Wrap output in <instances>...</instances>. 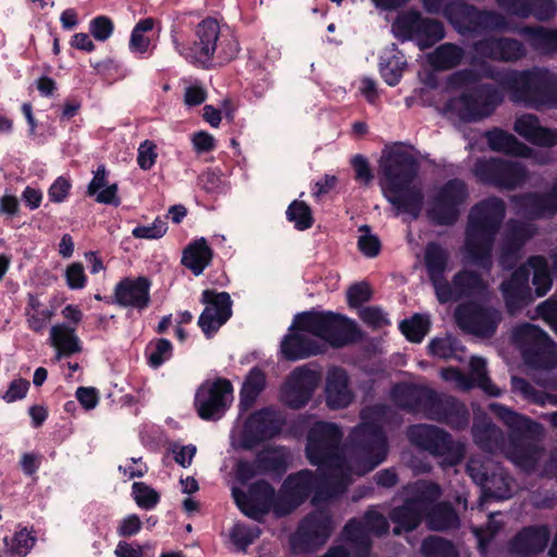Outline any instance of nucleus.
I'll use <instances>...</instances> for the list:
<instances>
[{
    "label": "nucleus",
    "mask_w": 557,
    "mask_h": 557,
    "mask_svg": "<svg viewBox=\"0 0 557 557\" xmlns=\"http://www.w3.org/2000/svg\"><path fill=\"white\" fill-rule=\"evenodd\" d=\"M285 423V417L272 406L253 411L244 422L243 447L251 450L261 443L275 438L281 434Z\"/></svg>",
    "instance_id": "obj_17"
},
{
    "label": "nucleus",
    "mask_w": 557,
    "mask_h": 557,
    "mask_svg": "<svg viewBox=\"0 0 557 557\" xmlns=\"http://www.w3.org/2000/svg\"><path fill=\"white\" fill-rule=\"evenodd\" d=\"M318 483L319 476L312 470L304 469L287 475L282 487L302 505L312 493H315Z\"/></svg>",
    "instance_id": "obj_40"
},
{
    "label": "nucleus",
    "mask_w": 557,
    "mask_h": 557,
    "mask_svg": "<svg viewBox=\"0 0 557 557\" xmlns=\"http://www.w3.org/2000/svg\"><path fill=\"white\" fill-rule=\"evenodd\" d=\"M513 339L522 350L524 362L536 370L557 368V344L540 326L524 323L513 331Z\"/></svg>",
    "instance_id": "obj_11"
},
{
    "label": "nucleus",
    "mask_w": 557,
    "mask_h": 557,
    "mask_svg": "<svg viewBox=\"0 0 557 557\" xmlns=\"http://www.w3.org/2000/svg\"><path fill=\"white\" fill-rule=\"evenodd\" d=\"M518 207L530 219L553 218L557 214V178L548 193H527L517 197Z\"/></svg>",
    "instance_id": "obj_30"
},
{
    "label": "nucleus",
    "mask_w": 557,
    "mask_h": 557,
    "mask_svg": "<svg viewBox=\"0 0 557 557\" xmlns=\"http://www.w3.org/2000/svg\"><path fill=\"white\" fill-rule=\"evenodd\" d=\"M151 281L147 276L123 277L113 289L114 304L123 308H133L141 312L151 304Z\"/></svg>",
    "instance_id": "obj_27"
},
{
    "label": "nucleus",
    "mask_w": 557,
    "mask_h": 557,
    "mask_svg": "<svg viewBox=\"0 0 557 557\" xmlns=\"http://www.w3.org/2000/svg\"><path fill=\"white\" fill-rule=\"evenodd\" d=\"M299 506L300 503L290 496L285 488L281 487L278 494L274 493L273 507L271 508V511H273L277 517H285L292 513Z\"/></svg>",
    "instance_id": "obj_60"
},
{
    "label": "nucleus",
    "mask_w": 557,
    "mask_h": 557,
    "mask_svg": "<svg viewBox=\"0 0 557 557\" xmlns=\"http://www.w3.org/2000/svg\"><path fill=\"white\" fill-rule=\"evenodd\" d=\"M349 444L356 457L359 475L372 471L387 457V437L376 422H362L356 426L349 435Z\"/></svg>",
    "instance_id": "obj_9"
},
{
    "label": "nucleus",
    "mask_w": 557,
    "mask_h": 557,
    "mask_svg": "<svg viewBox=\"0 0 557 557\" xmlns=\"http://www.w3.org/2000/svg\"><path fill=\"white\" fill-rule=\"evenodd\" d=\"M473 172L483 184L505 190H515L524 185L529 178L525 165L504 158L478 160Z\"/></svg>",
    "instance_id": "obj_14"
},
{
    "label": "nucleus",
    "mask_w": 557,
    "mask_h": 557,
    "mask_svg": "<svg viewBox=\"0 0 557 557\" xmlns=\"http://www.w3.org/2000/svg\"><path fill=\"white\" fill-rule=\"evenodd\" d=\"M473 48L480 57L498 62H516L527 54L524 45L510 37L483 38Z\"/></svg>",
    "instance_id": "obj_29"
},
{
    "label": "nucleus",
    "mask_w": 557,
    "mask_h": 557,
    "mask_svg": "<svg viewBox=\"0 0 557 557\" xmlns=\"http://www.w3.org/2000/svg\"><path fill=\"white\" fill-rule=\"evenodd\" d=\"M485 138L493 151L505 152L516 157H529L532 149L518 140L512 134L495 127L485 133Z\"/></svg>",
    "instance_id": "obj_43"
},
{
    "label": "nucleus",
    "mask_w": 557,
    "mask_h": 557,
    "mask_svg": "<svg viewBox=\"0 0 557 557\" xmlns=\"http://www.w3.org/2000/svg\"><path fill=\"white\" fill-rule=\"evenodd\" d=\"M281 348L285 359L289 361L305 359L323 352L321 345L317 341L297 333L285 336Z\"/></svg>",
    "instance_id": "obj_41"
},
{
    "label": "nucleus",
    "mask_w": 557,
    "mask_h": 557,
    "mask_svg": "<svg viewBox=\"0 0 557 557\" xmlns=\"http://www.w3.org/2000/svg\"><path fill=\"white\" fill-rule=\"evenodd\" d=\"M494 408L497 417L508 428L510 459L521 468H533L541 453L539 443L544 435L543 425L504 405H495Z\"/></svg>",
    "instance_id": "obj_4"
},
{
    "label": "nucleus",
    "mask_w": 557,
    "mask_h": 557,
    "mask_svg": "<svg viewBox=\"0 0 557 557\" xmlns=\"http://www.w3.org/2000/svg\"><path fill=\"white\" fill-rule=\"evenodd\" d=\"M425 418L461 431L468 426L470 413L467 406L457 397L435 392Z\"/></svg>",
    "instance_id": "obj_25"
},
{
    "label": "nucleus",
    "mask_w": 557,
    "mask_h": 557,
    "mask_svg": "<svg viewBox=\"0 0 557 557\" xmlns=\"http://www.w3.org/2000/svg\"><path fill=\"white\" fill-rule=\"evenodd\" d=\"M320 374L307 367H298L290 372L281 388V401L290 409L304 408L318 387Z\"/></svg>",
    "instance_id": "obj_23"
},
{
    "label": "nucleus",
    "mask_w": 557,
    "mask_h": 557,
    "mask_svg": "<svg viewBox=\"0 0 557 557\" xmlns=\"http://www.w3.org/2000/svg\"><path fill=\"white\" fill-rule=\"evenodd\" d=\"M448 251L438 243L430 242L426 244L424 249V265L434 292L446 281L444 274L448 267Z\"/></svg>",
    "instance_id": "obj_38"
},
{
    "label": "nucleus",
    "mask_w": 557,
    "mask_h": 557,
    "mask_svg": "<svg viewBox=\"0 0 557 557\" xmlns=\"http://www.w3.org/2000/svg\"><path fill=\"white\" fill-rule=\"evenodd\" d=\"M506 216L502 198L488 197L469 211L465 231V247L472 263L484 271L493 268V247Z\"/></svg>",
    "instance_id": "obj_2"
},
{
    "label": "nucleus",
    "mask_w": 557,
    "mask_h": 557,
    "mask_svg": "<svg viewBox=\"0 0 557 557\" xmlns=\"http://www.w3.org/2000/svg\"><path fill=\"white\" fill-rule=\"evenodd\" d=\"M465 57V50L451 42L438 46L430 57L431 64L437 70H451L458 66Z\"/></svg>",
    "instance_id": "obj_50"
},
{
    "label": "nucleus",
    "mask_w": 557,
    "mask_h": 557,
    "mask_svg": "<svg viewBox=\"0 0 557 557\" xmlns=\"http://www.w3.org/2000/svg\"><path fill=\"white\" fill-rule=\"evenodd\" d=\"M256 458L260 474L283 475L288 467L287 454L283 446L267 447L260 450Z\"/></svg>",
    "instance_id": "obj_47"
},
{
    "label": "nucleus",
    "mask_w": 557,
    "mask_h": 557,
    "mask_svg": "<svg viewBox=\"0 0 557 557\" xmlns=\"http://www.w3.org/2000/svg\"><path fill=\"white\" fill-rule=\"evenodd\" d=\"M424 557H460L451 541L437 535L426 536L421 544Z\"/></svg>",
    "instance_id": "obj_53"
},
{
    "label": "nucleus",
    "mask_w": 557,
    "mask_h": 557,
    "mask_svg": "<svg viewBox=\"0 0 557 557\" xmlns=\"http://www.w3.org/2000/svg\"><path fill=\"white\" fill-rule=\"evenodd\" d=\"M238 39L227 25H219L209 48V69L233 61L239 53Z\"/></svg>",
    "instance_id": "obj_34"
},
{
    "label": "nucleus",
    "mask_w": 557,
    "mask_h": 557,
    "mask_svg": "<svg viewBox=\"0 0 557 557\" xmlns=\"http://www.w3.org/2000/svg\"><path fill=\"white\" fill-rule=\"evenodd\" d=\"M497 5L510 15L539 21H548L556 13L554 0H495Z\"/></svg>",
    "instance_id": "obj_33"
},
{
    "label": "nucleus",
    "mask_w": 557,
    "mask_h": 557,
    "mask_svg": "<svg viewBox=\"0 0 557 557\" xmlns=\"http://www.w3.org/2000/svg\"><path fill=\"white\" fill-rule=\"evenodd\" d=\"M293 326L321 338L333 348L346 347L363 337L355 320L333 311H302L295 315Z\"/></svg>",
    "instance_id": "obj_5"
},
{
    "label": "nucleus",
    "mask_w": 557,
    "mask_h": 557,
    "mask_svg": "<svg viewBox=\"0 0 557 557\" xmlns=\"http://www.w3.org/2000/svg\"><path fill=\"white\" fill-rule=\"evenodd\" d=\"M350 164L355 171L356 182L369 186L374 178V174L368 159L362 154H356L352 157Z\"/></svg>",
    "instance_id": "obj_63"
},
{
    "label": "nucleus",
    "mask_w": 557,
    "mask_h": 557,
    "mask_svg": "<svg viewBox=\"0 0 557 557\" xmlns=\"http://www.w3.org/2000/svg\"><path fill=\"white\" fill-rule=\"evenodd\" d=\"M235 502L248 518L261 522L271 511L274 500V487L265 480L252 483L247 493L234 490Z\"/></svg>",
    "instance_id": "obj_24"
},
{
    "label": "nucleus",
    "mask_w": 557,
    "mask_h": 557,
    "mask_svg": "<svg viewBox=\"0 0 557 557\" xmlns=\"http://www.w3.org/2000/svg\"><path fill=\"white\" fill-rule=\"evenodd\" d=\"M168 231V222L161 218H157L151 225H138L132 231L135 238L159 239L165 235Z\"/></svg>",
    "instance_id": "obj_58"
},
{
    "label": "nucleus",
    "mask_w": 557,
    "mask_h": 557,
    "mask_svg": "<svg viewBox=\"0 0 557 557\" xmlns=\"http://www.w3.org/2000/svg\"><path fill=\"white\" fill-rule=\"evenodd\" d=\"M220 23L213 17H206L194 28L190 41L183 42L175 29L171 30L174 49L193 65L209 69V48Z\"/></svg>",
    "instance_id": "obj_18"
},
{
    "label": "nucleus",
    "mask_w": 557,
    "mask_h": 557,
    "mask_svg": "<svg viewBox=\"0 0 557 557\" xmlns=\"http://www.w3.org/2000/svg\"><path fill=\"white\" fill-rule=\"evenodd\" d=\"M114 30L112 18L107 15H98L89 22V32L98 41L108 40Z\"/></svg>",
    "instance_id": "obj_61"
},
{
    "label": "nucleus",
    "mask_w": 557,
    "mask_h": 557,
    "mask_svg": "<svg viewBox=\"0 0 557 557\" xmlns=\"http://www.w3.org/2000/svg\"><path fill=\"white\" fill-rule=\"evenodd\" d=\"M527 263L533 270L532 284L534 285L536 296H545L553 285V274L546 258L541 255L531 256Z\"/></svg>",
    "instance_id": "obj_49"
},
{
    "label": "nucleus",
    "mask_w": 557,
    "mask_h": 557,
    "mask_svg": "<svg viewBox=\"0 0 557 557\" xmlns=\"http://www.w3.org/2000/svg\"><path fill=\"white\" fill-rule=\"evenodd\" d=\"M494 78L515 101L533 108L557 103V74L545 67L505 71Z\"/></svg>",
    "instance_id": "obj_3"
},
{
    "label": "nucleus",
    "mask_w": 557,
    "mask_h": 557,
    "mask_svg": "<svg viewBox=\"0 0 557 557\" xmlns=\"http://www.w3.org/2000/svg\"><path fill=\"white\" fill-rule=\"evenodd\" d=\"M36 543L34 536L27 529L16 532L12 539L11 552L20 557L26 556Z\"/></svg>",
    "instance_id": "obj_64"
},
{
    "label": "nucleus",
    "mask_w": 557,
    "mask_h": 557,
    "mask_svg": "<svg viewBox=\"0 0 557 557\" xmlns=\"http://www.w3.org/2000/svg\"><path fill=\"white\" fill-rule=\"evenodd\" d=\"M446 20L459 35L468 37H478L487 32L509 28L508 20L502 13L479 9L465 0L448 1Z\"/></svg>",
    "instance_id": "obj_7"
},
{
    "label": "nucleus",
    "mask_w": 557,
    "mask_h": 557,
    "mask_svg": "<svg viewBox=\"0 0 557 557\" xmlns=\"http://www.w3.org/2000/svg\"><path fill=\"white\" fill-rule=\"evenodd\" d=\"M233 385L228 379L206 380L195 393L194 407L201 420L218 421L230 407Z\"/></svg>",
    "instance_id": "obj_16"
},
{
    "label": "nucleus",
    "mask_w": 557,
    "mask_h": 557,
    "mask_svg": "<svg viewBox=\"0 0 557 557\" xmlns=\"http://www.w3.org/2000/svg\"><path fill=\"white\" fill-rule=\"evenodd\" d=\"M214 251L205 237L190 242L183 250L181 263L195 276L203 273L213 259Z\"/></svg>",
    "instance_id": "obj_37"
},
{
    "label": "nucleus",
    "mask_w": 557,
    "mask_h": 557,
    "mask_svg": "<svg viewBox=\"0 0 557 557\" xmlns=\"http://www.w3.org/2000/svg\"><path fill=\"white\" fill-rule=\"evenodd\" d=\"M410 442L432 456L443 457L450 466L458 465L465 455V446L455 442L445 430L431 424H416L408 430Z\"/></svg>",
    "instance_id": "obj_13"
},
{
    "label": "nucleus",
    "mask_w": 557,
    "mask_h": 557,
    "mask_svg": "<svg viewBox=\"0 0 557 557\" xmlns=\"http://www.w3.org/2000/svg\"><path fill=\"white\" fill-rule=\"evenodd\" d=\"M329 474L318 475L319 483L312 496V504L326 502L344 494L350 483L349 467L345 462L342 468H329Z\"/></svg>",
    "instance_id": "obj_35"
},
{
    "label": "nucleus",
    "mask_w": 557,
    "mask_h": 557,
    "mask_svg": "<svg viewBox=\"0 0 557 557\" xmlns=\"http://www.w3.org/2000/svg\"><path fill=\"white\" fill-rule=\"evenodd\" d=\"M132 496L141 509L151 510L160 503V494L145 482H134Z\"/></svg>",
    "instance_id": "obj_56"
},
{
    "label": "nucleus",
    "mask_w": 557,
    "mask_h": 557,
    "mask_svg": "<svg viewBox=\"0 0 557 557\" xmlns=\"http://www.w3.org/2000/svg\"><path fill=\"white\" fill-rule=\"evenodd\" d=\"M354 399L349 388V377L345 369L333 367L327 371L325 381V400L330 409L348 407Z\"/></svg>",
    "instance_id": "obj_31"
},
{
    "label": "nucleus",
    "mask_w": 557,
    "mask_h": 557,
    "mask_svg": "<svg viewBox=\"0 0 557 557\" xmlns=\"http://www.w3.org/2000/svg\"><path fill=\"white\" fill-rule=\"evenodd\" d=\"M426 524L433 531H446L459 527V517L449 503H440L433 508L429 507L425 516Z\"/></svg>",
    "instance_id": "obj_48"
},
{
    "label": "nucleus",
    "mask_w": 557,
    "mask_h": 557,
    "mask_svg": "<svg viewBox=\"0 0 557 557\" xmlns=\"http://www.w3.org/2000/svg\"><path fill=\"white\" fill-rule=\"evenodd\" d=\"M406 67L407 61L405 55L396 44H392L380 55L379 71L381 77L388 86L394 87L399 84Z\"/></svg>",
    "instance_id": "obj_39"
},
{
    "label": "nucleus",
    "mask_w": 557,
    "mask_h": 557,
    "mask_svg": "<svg viewBox=\"0 0 557 557\" xmlns=\"http://www.w3.org/2000/svg\"><path fill=\"white\" fill-rule=\"evenodd\" d=\"M51 345L58 349L59 356L70 357L82 351L79 338L75 334V327L65 323L55 324L50 330Z\"/></svg>",
    "instance_id": "obj_46"
},
{
    "label": "nucleus",
    "mask_w": 557,
    "mask_h": 557,
    "mask_svg": "<svg viewBox=\"0 0 557 557\" xmlns=\"http://www.w3.org/2000/svg\"><path fill=\"white\" fill-rule=\"evenodd\" d=\"M435 389L411 382L396 383L391 389L393 404L407 413H422L426 417Z\"/></svg>",
    "instance_id": "obj_26"
},
{
    "label": "nucleus",
    "mask_w": 557,
    "mask_h": 557,
    "mask_svg": "<svg viewBox=\"0 0 557 557\" xmlns=\"http://www.w3.org/2000/svg\"><path fill=\"white\" fill-rule=\"evenodd\" d=\"M519 34L536 52L545 55L557 53V29L527 25Z\"/></svg>",
    "instance_id": "obj_42"
},
{
    "label": "nucleus",
    "mask_w": 557,
    "mask_h": 557,
    "mask_svg": "<svg viewBox=\"0 0 557 557\" xmlns=\"http://www.w3.org/2000/svg\"><path fill=\"white\" fill-rule=\"evenodd\" d=\"M372 298V289L366 282L355 283L347 290V302L350 308H359Z\"/></svg>",
    "instance_id": "obj_62"
},
{
    "label": "nucleus",
    "mask_w": 557,
    "mask_h": 557,
    "mask_svg": "<svg viewBox=\"0 0 557 557\" xmlns=\"http://www.w3.org/2000/svg\"><path fill=\"white\" fill-rule=\"evenodd\" d=\"M529 281L530 270L525 265H520L500 283L499 289L510 313L523 309L533 300Z\"/></svg>",
    "instance_id": "obj_28"
},
{
    "label": "nucleus",
    "mask_w": 557,
    "mask_h": 557,
    "mask_svg": "<svg viewBox=\"0 0 557 557\" xmlns=\"http://www.w3.org/2000/svg\"><path fill=\"white\" fill-rule=\"evenodd\" d=\"M367 532L376 536L388 533L389 519L376 510H368L363 516Z\"/></svg>",
    "instance_id": "obj_59"
},
{
    "label": "nucleus",
    "mask_w": 557,
    "mask_h": 557,
    "mask_svg": "<svg viewBox=\"0 0 557 557\" xmlns=\"http://www.w3.org/2000/svg\"><path fill=\"white\" fill-rule=\"evenodd\" d=\"M200 301L206 307L198 318V326L207 338H211L232 318L233 300L227 292L207 288L202 290Z\"/></svg>",
    "instance_id": "obj_22"
},
{
    "label": "nucleus",
    "mask_w": 557,
    "mask_h": 557,
    "mask_svg": "<svg viewBox=\"0 0 557 557\" xmlns=\"http://www.w3.org/2000/svg\"><path fill=\"white\" fill-rule=\"evenodd\" d=\"M267 385V375L264 371L258 367H252L243 382L239 391V407L246 411L250 409Z\"/></svg>",
    "instance_id": "obj_44"
},
{
    "label": "nucleus",
    "mask_w": 557,
    "mask_h": 557,
    "mask_svg": "<svg viewBox=\"0 0 557 557\" xmlns=\"http://www.w3.org/2000/svg\"><path fill=\"white\" fill-rule=\"evenodd\" d=\"M441 490L436 483H428L422 491L406 497L401 504L388 511L393 523V534L403 535L416 531L424 521L431 504L440 497Z\"/></svg>",
    "instance_id": "obj_12"
},
{
    "label": "nucleus",
    "mask_w": 557,
    "mask_h": 557,
    "mask_svg": "<svg viewBox=\"0 0 557 557\" xmlns=\"http://www.w3.org/2000/svg\"><path fill=\"white\" fill-rule=\"evenodd\" d=\"M455 319L462 331L480 337H491L495 334L502 317L493 307L467 301L457 306Z\"/></svg>",
    "instance_id": "obj_20"
},
{
    "label": "nucleus",
    "mask_w": 557,
    "mask_h": 557,
    "mask_svg": "<svg viewBox=\"0 0 557 557\" xmlns=\"http://www.w3.org/2000/svg\"><path fill=\"white\" fill-rule=\"evenodd\" d=\"M513 129L532 145L554 147L557 145V129L544 127L534 114H524L515 122Z\"/></svg>",
    "instance_id": "obj_36"
},
{
    "label": "nucleus",
    "mask_w": 557,
    "mask_h": 557,
    "mask_svg": "<svg viewBox=\"0 0 557 557\" xmlns=\"http://www.w3.org/2000/svg\"><path fill=\"white\" fill-rule=\"evenodd\" d=\"M487 288V282L479 272L462 269L453 276L450 282L446 280L440 285L435 295L440 304H448L483 297Z\"/></svg>",
    "instance_id": "obj_21"
},
{
    "label": "nucleus",
    "mask_w": 557,
    "mask_h": 557,
    "mask_svg": "<svg viewBox=\"0 0 557 557\" xmlns=\"http://www.w3.org/2000/svg\"><path fill=\"white\" fill-rule=\"evenodd\" d=\"M359 232L363 233L358 238V249L361 253L368 258L379 256L382 244L376 235L371 234V227L369 225H362L359 227Z\"/></svg>",
    "instance_id": "obj_57"
},
{
    "label": "nucleus",
    "mask_w": 557,
    "mask_h": 557,
    "mask_svg": "<svg viewBox=\"0 0 557 557\" xmlns=\"http://www.w3.org/2000/svg\"><path fill=\"white\" fill-rule=\"evenodd\" d=\"M469 197L468 185L460 178H450L444 183L433 197L432 207L426 215L438 226H451L459 216L461 207Z\"/></svg>",
    "instance_id": "obj_15"
},
{
    "label": "nucleus",
    "mask_w": 557,
    "mask_h": 557,
    "mask_svg": "<svg viewBox=\"0 0 557 557\" xmlns=\"http://www.w3.org/2000/svg\"><path fill=\"white\" fill-rule=\"evenodd\" d=\"M286 219L294 223L298 231H306L312 227L314 219L311 208L301 200H294L287 207Z\"/></svg>",
    "instance_id": "obj_55"
},
{
    "label": "nucleus",
    "mask_w": 557,
    "mask_h": 557,
    "mask_svg": "<svg viewBox=\"0 0 557 557\" xmlns=\"http://www.w3.org/2000/svg\"><path fill=\"white\" fill-rule=\"evenodd\" d=\"M504 100L502 91L490 83L465 88L459 96L448 99L444 111L465 123L480 122L491 116Z\"/></svg>",
    "instance_id": "obj_6"
},
{
    "label": "nucleus",
    "mask_w": 557,
    "mask_h": 557,
    "mask_svg": "<svg viewBox=\"0 0 557 557\" xmlns=\"http://www.w3.org/2000/svg\"><path fill=\"white\" fill-rule=\"evenodd\" d=\"M332 531V515L325 509L312 511L301 520L292 537V548L295 553H314L326 543Z\"/></svg>",
    "instance_id": "obj_19"
},
{
    "label": "nucleus",
    "mask_w": 557,
    "mask_h": 557,
    "mask_svg": "<svg viewBox=\"0 0 557 557\" xmlns=\"http://www.w3.org/2000/svg\"><path fill=\"white\" fill-rule=\"evenodd\" d=\"M344 433L334 422L315 421L307 433L305 455L318 468H342L345 456L341 448Z\"/></svg>",
    "instance_id": "obj_8"
},
{
    "label": "nucleus",
    "mask_w": 557,
    "mask_h": 557,
    "mask_svg": "<svg viewBox=\"0 0 557 557\" xmlns=\"http://www.w3.org/2000/svg\"><path fill=\"white\" fill-rule=\"evenodd\" d=\"M431 321L428 315L414 313L399 323V330L411 343H421L429 333Z\"/></svg>",
    "instance_id": "obj_52"
},
{
    "label": "nucleus",
    "mask_w": 557,
    "mask_h": 557,
    "mask_svg": "<svg viewBox=\"0 0 557 557\" xmlns=\"http://www.w3.org/2000/svg\"><path fill=\"white\" fill-rule=\"evenodd\" d=\"M549 533L545 525H531L520 530L510 541L512 554L530 557L542 553L547 546Z\"/></svg>",
    "instance_id": "obj_32"
},
{
    "label": "nucleus",
    "mask_w": 557,
    "mask_h": 557,
    "mask_svg": "<svg viewBox=\"0 0 557 557\" xmlns=\"http://www.w3.org/2000/svg\"><path fill=\"white\" fill-rule=\"evenodd\" d=\"M147 363L152 369H159L165 361L173 356V345L168 338L152 339L145 349Z\"/></svg>",
    "instance_id": "obj_54"
},
{
    "label": "nucleus",
    "mask_w": 557,
    "mask_h": 557,
    "mask_svg": "<svg viewBox=\"0 0 557 557\" xmlns=\"http://www.w3.org/2000/svg\"><path fill=\"white\" fill-rule=\"evenodd\" d=\"M467 474L472 481L481 486L482 492L486 496L499 498L500 494L492 491V486L498 479V475L491 470V462L481 458H470L466 466Z\"/></svg>",
    "instance_id": "obj_45"
},
{
    "label": "nucleus",
    "mask_w": 557,
    "mask_h": 557,
    "mask_svg": "<svg viewBox=\"0 0 557 557\" xmlns=\"http://www.w3.org/2000/svg\"><path fill=\"white\" fill-rule=\"evenodd\" d=\"M472 434L475 444L485 451L493 453L503 443L502 431L491 422L474 424Z\"/></svg>",
    "instance_id": "obj_51"
},
{
    "label": "nucleus",
    "mask_w": 557,
    "mask_h": 557,
    "mask_svg": "<svg viewBox=\"0 0 557 557\" xmlns=\"http://www.w3.org/2000/svg\"><path fill=\"white\" fill-rule=\"evenodd\" d=\"M392 33L400 42L413 41L422 51L435 46L446 35L442 21L424 16L414 9L396 16L392 23Z\"/></svg>",
    "instance_id": "obj_10"
},
{
    "label": "nucleus",
    "mask_w": 557,
    "mask_h": 557,
    "mask_svg": "<svg viewBox=\"0 0 557 557\" xmlns=\"http://www.w3.org/2000/svg\"><path fill=\"white\" fill-rule=\"evenodd\" d=\"M419 170L418 159L403 149H393L383 154L379 164L384 198L398 214H409L413 220L420 216L424 203L422 189L413 185Z\"/></svg>",
    "instance_id": "obj_1"
}]
</instances>
